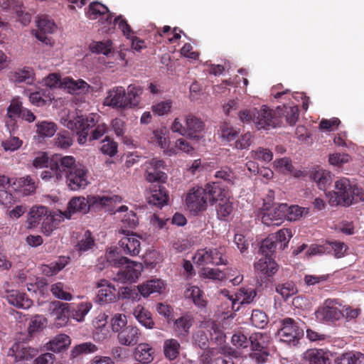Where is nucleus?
I'll list each match as a JSON object with an SVG mask.
<instances>
[{"label":"nucleus","mask_w":364,"mask_h":364,"mask_svg":"<svg viewBox=\"0 0 364 364\" xmlns=\"http://www.w3.org/2000/svg\"><path fill=\"white\" fill-rule=\"evenodd\" d=\"M100 116L97 113L69 115L63 124L77 136V142L85 144L87 141L100 139L108 131L107 125L100 122Z\"/></svg>","instance_id":"obj_1"},{"label":"nucleus","mask_w":364,"mask_h":364,"mask_svg":"<svg viewBox=\"0 0 364 364\" xmlns=\"http://www.w3.org/2000/svg\"><path fill=\"white\" fill-rule=\"evenodd\" d=\"M63 177L66 184L72 191L84 189L88 185V171L81 164L77 163L72 156H63L61 162Z\"/></svg>","instance_id":"obj_2"},{"label":"nucleus","mask_w":364,"mask_h":364,"mask_svg":"<svg viewBox=\"0 0 364 364\" xmlns=\"http://www.w3.org/2000/svg\"><path fill=\"white\" fill-rule=\"evenodd\" d=\"M334 194L336 196L337 203L344 205L364 200L362 190L346 178L336 181Z\"/></svg>","instance_id":"obj_3"},{"label":"nucleus","mask_w":364,"mask_h":364,"mask_svg":"<svg viewBox=\"0 0 364 364\" xmlns=\"http://www.w3.org/2000/svg\"><path fill=\"white\" fill-rule=\"evenodd\" d=\"M279 323L280 328L277 331L279 340L295 346L304 335V323L299 318L289 317L282 319Z\"/></svg>","instance_id":"obj_4"},{"label":"nucleus","mask_w":364,"mask_h":364,"mask_svg":"<svg viewBox=\"0 0 364 364\" xmlns=\"http://www.w3.org/2000/svg\"><path fill=\"white\" fill-rule=\"evenodd\" d=\"M113 264L120 268L114 279L121 283L136 282L143 270L141 263L132 261L126 257L116 258Z\"/></svg>","instance_id":"obj_5"},{"label":"nucleus","mask_w":364,"mask_h":364,"mask_svg":"<svg viewBox=\"0 0 364 364\" xmlns=\"http://www.w3.org/2000/svg\"><path fill=\"white\" fill-rule=\"evenodd\" d=\"M279 109L280 107H278L277 110H274L266 105H263L259 109H256L254 123L257 128L269 129L279 126L282 123Z\"/></svg>","instance_id":"obj_6"},{"label":"nucleus","mask_w":364,"mask_h":364,"mask_svg":"<svg viewBox=\"0 0 364 364\" xmlns=\"http://www.w3.org/2000/svg\"><path fill=\"white\" fill-rule=\"evenodd\" d=\"M341 305L335 299H326L323 306L319 307L316 311V317L322 321H334L344 317L343 310L340 309Z\"/></svg>","instance_id":"obj_7"},{"label":"nucleus","mask_w":364,"mask_h":364,"mask_svg":"<svg viewBox=\"0 0 364 364\" xmlns=\"http://www.w3.org/2000/svg\"><path fill=\"white\" fill-rule=\"evenodd\" d=\"M186 204L191 212L197 214L207 208L208 198L203 188H193L187 193Z\"/></svg>","instance_id":"obj_8"},{"label":"nucleus","mask_w":364,"mask_h":364,"mask_svg":"<svg viewBox=\"0 0 364 364\" xmlns=\"http://www.w3.org/2000/svg\"><path fill=\"white\" fill-rule=\"evenodd\" d=\"M63 159V156L61 155L53 156L50 159L48 166L41 172V178L46 182H58L62 180L63 178V171L61 165Z\"/></svg>","instance_id":"obj_9"},{"label":"nucleus","mask_w":364,"mask_h":364,"mask_svg":"<svg viewBox=\"0 0 364 364\" xmlns=\"http://www.w3.org/2000/svg\"><path fill=\"white\" fill-rule=\"evenodd\" d=\"M99 289L97 294V301L100 305L114 302L118 299V292L113 284L106 279H101L96 284Z\"/></svg>","instance_id":"obj_10"},{"label":"nucleus","mask_w":364,"mask_h":364,"mask_svg":"<svg viewBox=\"0 0 364 364\" xmlns=\"http://www.w3.org/2000/svg\"><path fill=\"white\" fill-rule=\"evenodd\" d=\"M146 201L149 204L158 208L166 205L168 200V194L161 184H151L145 192Z\"/></svg>","instance_id":"obj_11"},{"label":"nucleus","mask_w":364,"mask_h":364,"mask_svg":"<svg viewBox=\"0 0 364 364\" xmlns=\"http://www.w3.org/2000/svg\"><path fill=\"white\" fill-rule=\"evenodd\" d=\"M164 168V161L163 160L152 159L146 166L145 172L146 180L150 183H165L167 179V175L163 171Z\"/></svg>","instance_id":"obj_12"},{"label":"nucleus","mask_w":364,"mask_h":364,"mask_svg":"<svg viewBox=\"0 0 364 364\" xmlns=\"http://www.w3.org/2000/svg\"><path fill=\"white\" fill-rule=\"evenodd\" d=\"M38 353V350L31 348L26 343H15L9 349L7 356L14 358V362H19L22 360H30L34 358Z\"/></svg>","instance_id":"obj_13"},{"label":"nucleus","mask_w":364,"mask_h":364,"mask_svg":"<svg viewBox=\"0 0 364 364\" xmlns=\"http://www.w3.org/2000/svg\"><path fill=\"white\" fill-rule=\"evenodd\" d=\"M286 203L267 209L262 216V222L267 226L279 225L285 219Z\"/></svg>","instance_id":"obj_14"},{"label":"nucleus","mask_w":364,"mask_h":364,"mask_svg":"<svg viewBox=\"0 0 364 364\" xmlns=\"http://www.w3.org/2000/svg\"><path fill=\"white\" fill-rule=\"evenodd\" d=\"M87 204L90 210H97L112 207L122 201V198L117 195L107 196H88L87 198Z\"/></svg>","instance_id":"obj_15"},{"label":"nucleus","mask_w":364,"mask_h":364,"mask_svg":"<svg viewBox=\"0 0 364 364\" xmlns=\"http://www.w3.org/2000/svg\"><path fill=\"white\" fill-rule=\"evenodd\" d=\"M129 230H122V233L125 235L119 242V247L122 252L130 256L138 255L140 252V242Z\"/></svg>","instance_id":"obj_16"},{"label":"nucleus","mask_w":364,"mask_h":364,"mask_svg":"<svg viewBox=\"0 0 364 364\" xmlns=\"http://www.w3.org/2000/svg\"><path fill=\"white\" fill-rule=\"evenodd\" d=\"M127 100V93L125 89L122 87H115L108 92V95L105 98V104L107 106L126 109L128 107Z\"/></svg>","instance_id":"obj_17"},{"label":"nucleus","mask_w":364,"mask_h":364,"mask_svg":"<svg viewBox=\"0 0 364 364\" xmlns=\"http://www.w3.org/2000/svg\"><path fill=\"white\" fill-rule=\"evenodd\" d=\"M86 15L91 20L100 18L107 24L112 23L113 18V14L109 11V9L99 1H93L90 4Z\"/></svg>","instance_id":"obj_18"},{"label":"nucleus","mask_w":364,"mask_h":364,"mask_svg":"<svg viewBox=\"0 0 364 364\" xmlns=\"http://www.w3.org/2000/svg\"><path fill=\"white\" fill-rule=\"evenodd\" d=\"M53 315L55 316L54 325L57 328H61L67 325L71 318L69 309V304L59 301L52 302Z\"/></svg>","instance_id":"obj_19"},{"label":"nucleus","mask_w":364,"mask_h":364,"mask_svg":"<svg viewBox=\"0 0 364 364\" xmlns=\"http://www.w3.org/2000/svg\"><path fill=\"white\" fill-rule=\"evenodd\" d=\"M11 305L18 308L27 309L33 305V301L28 298L26 293L18 290H5L3 296Z\"/></svg>","instance_id":"obj_20"},{"label":"nucleus","mask_w":364,"mask_h":364,"mask_svg":"<svg viewBox=\"0 0 364 364\" xmlns=\"http://www.w3.org/2000/svg\"><path fill=\"white\" fill-rule=\"evenodd\" d=\"M149 141L158 145L169 155L176 154L174 148H169L170 140L168 132L166 128H161L151 132L149 136Z\"/></svg>","instance_id":"obj_21"},{"label":"nucleus","mask_w":364,"mask_h":364,"mask_svg":"<svg viewBox=\"0 0 364 364\" xmlns=\"http://www.w3.org/2000/svg\"><path fill=\"white\" fill-rule=\"evenodd\" d=\"M278 264L270 257H262L254 264V268L257 274L264 277H272L278 270Z\"/></svg>","instance_id":"obj_22"},{"label":"nucleus","mask_w":364,"mask_h":364,"mask_svg":"<svg viewBox=\"0 0 364 364\" xmlns=\"http://www.w3.org/2000/svg\"><path fill=\"white\" fill-rule=\"evenodd\" d=\"M140 336L141 331L137 327L127 326L118 333L117 338L122 345L131 346L138 343Z\"/></svg>","instance_id":"obj_23"},{"label":"nucleus","mask_w":364,"mask_h":364,"mask_svg":"<svg viewBox=\"0 0 364 364\" xmlns=\"http://www.w3.org/2000/svg\"><path fill=\"white\" fill-rule=\"evenodd\" d=\"M194 322L191 315L185 314L176 318L173 321V329L176 336L182 338H186L190 333V329Z\"/></svg>","instance_id":"obj_24"},{"label":"nucleus","mask_w":364,"mask_h":364,"mask_svg":"<svg viewBox=\"0 0 364 364\" xmlns=\"http://www.w3.org/2000/svg\"><path fill=\"white\" fill-rule=\"evenodd\" d=\"M89 211L87 198L82 196L73 198L68 205L67 210L63 213L66 218H71L76 213H86Z\"/></svg>","instance_id":"obj_25"},{"label":"nucleus","mask_w":364,"mask_h":364,"mask_svg":"<svg viewBox=\"0 0 364 364\" xmlns=\"http://www.w3.org/2000/svg\"><path fill=\"white\" fill-rule=\"evenodd\" d=\"M38 28L39 31L36 34V37L43 43H50V39L46 36V33H53L56 25L54 21L48 19L46 17L41 18L38 21Z\"/></svg>","instance_id":"obj_26"},{"label":"nucleus","mask_w":364,"mask_h":364,"mask_svg":"<svg viewBox=\"0 0 364 364\" xmlns=\"http://www.w3.org/2000/svg\"><path fill=\"white\" fill-rule=\"evenodd\" d=\"M203 191H205L208 201L211 204L226 198L225 190L220 186L218 182L208 183L205 188H203Z\"/></svg>","instance_id":"obj_27"},{"label":"nucleus","mask_w":364,"mask_h":364,"mask_svg":"<svg viewBox=\"0 0 364 364\" xmlns=\"http://www.w3.org/2000/svg\"><path fill=\"white\" fill-rule=\"evenodd\" d=\"M133 314L137 321L148 329L154 328L155 323L152 318L151 313L144 306L138 305L134 308Z\"/></svg>","instance_id":"obj_28"},{"label":"nucleus","mask_w":364,"mask_h":364,"mask_svg":"<svg viewBox=\"0 0 364 364\" xmlns=\"http://www.w3.org/2000/svg\"><path fill=\"white\" fill-rule=\"evenodd\" d=\"M13 185L25 196H30L36 190V182L30 176L16 178Z\"/></svg>","instance_id":"obj_29"},{"label":"nucleus","mask_w":364,"mask_h":364,"mask_svg":"<svg viewBox=\"0 0 364 364\" xmlns=\"http://www.w3.org/2000/svg\"><path fill=\"white\" fill-rule=\"evenodd\" d=\"M92 304L90 302H80L78 304H69V309L71 314V318L78 322H82L85 319V316L92 309Z\"/></svg>","instance_id":"obj_30"},{"label":"nucleus","mask_w":364,"mask_h":364,"mask_svg":"<svg viewBox=\"0 0 364 364\" xmlns=\"http://www.w3.org/2000/svg\"><path fill=\"white\" fill-rule=\"evenodd\" d=\"M154 350L149 344L140 343L135 349L134 358L137 361L141 363H149L154 359Z\"/></svg>","instance_id":"obj_31"},{"label":"nucleus","mask_w":364,"mask_h":364,"mask_svg":"<svg viewBox=\"0 0 364 364\" xmlns=\"http://www.w3.org/2000/svg\"><path fill=\"white\" fill-rule=\"evenodd\" d=\"M11 80L18 83L33 84L35 80L34 70L32 68L27 66L19 68L11 74Z\"/></svg>","instance_id":"obj_32"},{"label":"nucleus","mask_w":364,"mask_h":364,"mask_svg":"<svg viewBox=\"0 0 364 364\" xmlns=\"http://www.w3.org/2000/svg\"><path fill=\"white\" fill-rule=\"evenodd\" d=\"M164 288V283L160 279H152L137 286L138 291L147 297L153 293H160Z\"/></svg>","instance_id":"obj_33"},{"label":"nucleus","mask_w":364,"mask_h":364,"mask_svg":"<svg viewBox=\"0 0 364 364\" xmlns=\"http://www.w3.org/2000/svg\"><path fill=\"white\" fill-rule=\"evenodd\" d=\"M335 364H364V354L354 351L343 353L335 359Z\"/></svg>","instance_id":"obj_34"},{"label":"nucleus","mask_w":364,"mask_h":364,"mask_svg":"<svg viewBox=\"0 0 364 364\" xmlns=\"http://www.w3.org/2000/svg\"><path fill=\"white\" fill-rule=\"evenodd\" d=\"M65 85L68 92L73 95H80L89 91L90 86L83 80H75L71 78L65 79Z\"/></svg>","instance_id":"obj_35"},{"label":"nucleus","mask_w":364,"mask_h":364,"mask_svg":"<svg viewBox=\"0 0 364 364\" xmlns=\"http://www.w3.org/2000/svg\"><path fill=\"white\" fill-rule=\"evenodd\" d=\"M305 358L309 364H330L328 354L323 350H308L305 353Z\"/></svg>","instance_id":"obj_36"},{"label":"nucleus","mask_w":364,"mask_h":364,"mask_svg":"<svg viewBox=\"0 0 364 364\" xmlns=\"http://www.w3.org/2000/svg\"><path fill=\"white\" fill-rule=\"evenodd\" d=\"M187 134L191 138H196V134L201 132L204 129L203 122L191 114L186 117Z\"/></svg>","instance_id":"obj_37"},{"label":"nucleus","mask_w":364,"mask_h":364,"mask_svg":"<svg viewBox=\"0 0 364 364\" xmlns=\"http://www.w3.org/2000/svg\"><path fill=\"white\" fill-rule=\"evenodd\" d=\"M311 178L316 183L318 188L324 191L332 182L330 172L323 169H319L314 171L312 173Z\"/></svg>","instance_id":"obj_38"},{"label":"nucleus","mask_w":364,"mask_h":364,"mask_svg":"<svg viewBox=\"0 0 364 364\" xmlns=\"http://www.w3.org/2000/svg\"><path fill=\"white\" fill-rule=\"evenodd\" d=\"M270 236L274 237V240H275V243H277L278 249L283 250L287 247L288 243L290 239L292 237L293 235L290 229L283 228Z\"/></svg>","instance_id":"obj_39"},{"label":"nucleus","mask_w":364,"mask_h":364,"mask_svg":"<svg viewBox=\"0 0 364 364\" xmlns=\"http://www.w3.org/2000/svg\"><path fill=\"white\" fill-rule=\"evenodd\" d=\"M70 339L66 334L57 335L48 343V348L54 352H60L69 346Z\"/></svg>","instance_id":"obj_40"},{"label":"nucleus","mask_w":364,"mask_h":364,"mask_svg":"<svg viewBox=\"0 0 364 364\" xmlns=\"http://www.w3.org/2000/svg\"><path fill=\"white\" fill-rule=\"evenodd\" d=\"M143 93V88L136 85H129L127 87V100L129 102L128 107H136L140 101V96Z\"/></svg>","instance_id":"obj_41"},{"label":"nucleus","mask_w":364,"mask_h":364,"mask_svg":"<svg viewBox=\"0 0 364 364\" xmlns=\"http://www.w3.org/2000/svg\"><path fill=\"white\" fill-rule=\"evenodd\" d=\"M28 223L30 228L36 227L47 215V208L44 206L33 207L29 212Z\"/></svg>","instance_id":"obj_42"},{"label":"nucleus","mask_w":364,"mask_h":364,"mask_svg":"<svg viewBox=\"0 0 364 364\" xmlns=\"http://www.w3.org/2000/svg\"><path fill=\"white\" fill-rule=\"evenodd\" d=\"M267 338L268 337L266 334H262L261 333H252L249 338V343H250L252 351L268 349V341H267Z\"/></svg>","instance_id":"obj_43"},{"label":"nucleus","mask_w":364,"mask_h":364,"mask_svg":"<svg viewBox=\"0 0 364 364\" xmlns=\"http://www.w3.org/2000/svg\"><path fill=\"white\" fill-rule=\"evenodd\" d=\"M47 318L43 315H35L29 322L28 334L32 336L34 333L42 331L47 326Z\"/></svg>","instance_id":"obj_44"},{"label":"nucleus","mask_w":364,"mask_h":364,"mask_svg":"<svg viewBox=\"0 0 364 364\" xmlns=\"http://www.w3.org/2000/svg\"><path fill=\"white\" fill-rule=\"evenodd\" d=\"M92 53L108 55L112 50V42L110 40L103 41H93L89 46Z\"/></svg>","instance_id":"obj_45"},{"label":"nucleus","mask_w":364,"mask_h":364,"mask_svg":"<svg viewBox=\"0 0 364 364\" xmlns=\"http://www.w3.org/2000/svg\"><path fill=\"white\" fill-rule=\"evenodd\" d=\"M286 208L287 209L285 211V219L289 221H296L299 220L304 215L308 213V208L300 207L297 205H292L289 206L286 203Z\"/></svg>","instance_id":"obj_46"},{"label":"nucleus","mask_w":364,"mask_h":364,"mask_svg":"<svg viewBox=\"0 0 364 364\" xmlns=\"http://www.w3.org/2000/svg\"><path fill=\"white\" fill-rule=\"evenodd\" d=\"M180 344L176 339L171 338L165 341L164 351L165 356L169 360H174L179 354Z\"/></svg>","instance_id":"obj_47"},{"label":"nucleus","mask_w":364,"mask_h":364,"mask_svg":"<svg viewBox=\"0 0 364 364\" xmlns=\"http://www.w3.org/2000/svg\"><path fill=\"white\" fill-rule=\"evenodd\" d=\"M284 115L287 122L292 126L296 124L299 118V109L296 105L286 106L284 105L282 108L280 107L279 112Z\"/></svg>","instance_id":"obj_48"},{"label":"nucleus","mask_w":364,"mask_h":364,"mask_svg":"<svg viewBox=\"0 0 364 364\" xmlns=\"http://www.w3.org/2000/svg\"><path fill=\"white\" fill-rule=\"evenodd\" d=\"M276 291L279 293L284 300L297 293V288L294 282H287L276 286Z\"/></svg>","instance_id":"obj_49"},{"label":"nucleus","mask_w":364,"mask_h":364,"mask_svg":"<svg viewBox=\"0 0 364 364\" xmlns=\"http://www.w3.org/2000/svg\"><path fill=\"white\" fill-rule=\"evenodd\" d=\"M98 350L96 345L91 342H85L75 346L70 353L71 358H74L82 353H95Z\"/></svg>","instance_id":"obj_50"},{"label":"nucleus","mask_w":364,"mask_h":364,"mask_svg":"<svg viewBox=\"0 0 364 364\" xmlns=\"http://www.w3.org/2000/svg\"><path fill=\"white\" fill-rule=\"evenodd\" d=\"M257 296V291L251 287H242L236 294L237 301H240L241 304L252 303Z\"/></svg>","instance_id":"obj_51"},{"label":"nucleus","mask_w":364,"mask_h":364,"mask_svg":"<svg viewBox=\"0 0 364 364\" xmlns=\"http://www.w3.org/2000/svg\"><path fill=\"white\" fill-rule=\"evenodd\" d=\"M190 292L188 296H190L194 304L199 308H205L207 305V301L204 299L203 291L198 287L193 286L188 289Z\"/></svg>","instance_id":"obj_52"},{"label":"nucleus","mask_w":364,"mask_h":364,"mask_svg":"<svg viewBox=\"0 0 364 364\" xmlns=\"http://www.w3.org/2000/svg\"><path fill=\"white\" fill-rule=\"evenodd\" d=\"M54 141L55 145L62 149H67L73 144V137L67 131L58 133L54 139Z\"/></svg>","instance_id":"obj_53"},{"label":"nucleus","mask_w":364,"mask_h":364,"mask_svg":"<svg viewBox=\"0 0 364 364\" xmlns=\"http://www.w3.org/2000/svg\"><path fill=\"white\" fill-rule=\"evenodd\" d=\"M276 249H278L277 246V243H275V240H274V237H272L270 235L267 237L266 239L262 240L261 245L259 247V252L262 255V257H270L274 255Z\"/></svg>","instance_id":"obj_54"},{"label":"nucleus","mask_w":364,"mask_h":364,"mask_svg":"<svg viewBox=\"0 0 364 364\" xmlns=\"http://www.w3.org/2000/svg\"><path fill=\"white\" fill-rule=\"evenodd\" d=\"M232 205L227 198L220 200L216 205L218 218L220 220H225L232 212Z\"/></svg>","instance_id":"obj_55"},{"label":"nucleus","mask_w":364,"mask_h":364,"mask_svg":"<svg viewBox=\"0 0 364 364\" xmlns=\"http://www.w3.org/2000/svg\"><path fill=\"white\" fill-rule=\"evenodd\" d=\"M250 321L254 326L264 328L268 323V318L264 311L255 309L252 312Z\"/></svg>","instance_id":"obj_56"},{"label":"nucleus","mask_w":364,"mask_h":364,"mask_svg":"<svg viewBox=\"0 0 364 364\" xmlns=\"http://www.w3.org/2000/svg\"><path fill=\"white\" fill-rule=\"evenodd\" d=\"M200 275L203 279L218 281H223L226 278L225 274L219 269L208 267L203 268L200 272Z\"/></svg>","instance_id":"obj_57"},{"label":"nucleus","mask_w":364,"mask_h":364,"mask_svg":"<svg viewBox=\"0 0 364 364\" xmlns=\"http://www.w3.org/2000/svg\"><path fill=\"white\" fill-rule=\"evenodd\" d=\"M209 254L211 260V264L220 265L227 264V259L224 257V247H220L218 248H210Z\"/></svg>","instance_id":"obj_58"},{"label":"nucleus","mask_w":364,"mask_h":364,"mask_svg":"<svg viewBox=\"0 0 364 364\" xmlns=\"http://www.w3.org/2000/svg\"><path fill=\"white\" fill-rule=\"evenodd\" d=\"M36 126L37 133L44 137H50L56 132V126L53 122H42Z\"/></svg>","instance_id":"obj_59"},{"label":"nucleus","mask_w":364,"mask_h":364,"mask_svg":"<svg viewBox=\"0 0 364 364\" xmlns=\"http://www.w3.org/2000/svg\"><path fill=\"white\" fill-rule=\"evenodd\" d=\"M47 90H42L36 92H31L29 95L30 102L38 107L46 105L47 101L50 100L49 95H46Z\"/></svg>","instance_id":"obj_60"},{"label":"nucleus","mask_w":364,"mask_h":364,"mask_svg":"<svg viewBox=\"0 0 364 364\" xmlns=\"http://www.w3.org/2000/svg\"><path fill=\"white\" fill-rule=\"evenodd\" d=\"M118 145L109 136H105L102 140V145L101 146V151L109 156H114L117 152Z\"/></svg>","instance_id":"obj_61"},{"label":"nucleus","mask_w":364,"mask_h":364,"mask_svg":"<svg viewBox=\"0 0 364 364\" xmlns=\"http://www.w3.org/2000/svg\"><path fill=\"white\" fill-rule=\"evenodd\" d=\"M218 132L220 136L227 141L234 140L238 134L237 131L227 122H224L220 126Z\"/></svg>","instance_id":"obj_62"},{"label":"nucleus","mask_w":364,"mask_h":364,"mask_svg":"<svg viewBox=\"0 0 364 364\" xmlns=\"http://www.w3.org/2000/svg\"><path fill=\"white\" fill-rule=\"evenodd\" d=\"M172 106L173 101L171 100H167L153 105L151 109L155 114L163 116L169 113Z\"/></svg>","instance_id":"obj_63"},{"label":"nucleus","mask_w":364,"mask_h":364,"mask_svg":"<svg viewBox=\"0 0 364 364\" xmlns=\"http://www.w3.org/2000/svg\"><path fill=\"white\" fill-rule=\"evenodd\" d=\"M95 245V240L92 237V232L90 230L85 232L82 238L76 245L77 249L80 252H86L92 248Z\"/></svg>","instance_id":"obj_64"}]
</instances>
